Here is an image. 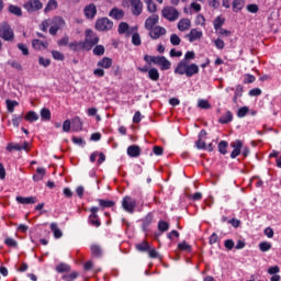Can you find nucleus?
Returning a JSON list of instances; mask_svg holds the SVG:
<instances>
[{
  "label": "nucleus",
  "instance_id": "41",
  "mask_svg": "<svg viewBox=\"0 0 281 281\" xmlns=\"http://www.w3.org/2000/svg\"><path fill=\"white\" fill-rule=\"evenodd\" d=\"M229 146V143L227 140H221L217 145L218 153L221 155H225L227 153V147Z\"/></svg>",
  "mask_w": 281,
  "mask_h": 281
},
{
  "label": "nucleus",
  "instance_id": "45",
  "mask_svg": "<svg viewBox=\"0 0 281 281\" xmlns=\"http://www.w3.org/2000/svg\"><path fill=\"white\" fill-rule=\"evenodd\" d=\"M5 104L9 113H14V106H19L18 101H12L10 99H7Z\"/></svg>",
  "mask_w": 281,
  "mask_h": 281
},
{
  "label": "nucleus",
  "instance_id": "8",
  "mask_svg": "<svg viewBox=\"0 0 281 281\" xmlns=\"http://www.w3.org/2000/svg\"><path fill=\"white\" fill-rule=\"evenodd\" d=\"M122 207L125 212H128V214H133L135 212V207H137V202L133 200L132 196H125L122 200Z\"/></svg>",
  "mask_w": 281,
  "mask_h": 281
},
{
  "label": "nucleus",
  "instance_id": "31",
  "mask_svg": "<svg viewBox=\"0 0 281 281\" xmlns=\"http://www.w3.org/2000/svg\"><path fill=\"white\" fill-rule=\"evenodd\" d=\"M135 247L142 254H146V252L150 251V244H148L146 240H143L142 243L136 244Z\"/></svg>",
  "mask_w": 281,
  "mask_h": 281
},
{
  "label": "nucleus",
  "instance_id": "36",
  "mask_svg": "<svg viewBox=\"0 0 281 281\" xmlns=\"http://www.w3.org/2000/svg\"><path fill=\"white\" fill-rule=\"evenodd\" d=\"M245 8V0H234L233 1V12H240Z\"/></svg>",
  "mask_w": 281,
  "mask_h": 281
},
{
  "label": "nucleus",
  "instance_id": "34",
  "mask_svg": "<svg viewBox=\"0 0 281 281\" xmlns=\"http://www.w3.org/2000/svg\"><path fill=\"white\" fill-rule=\"evenodd\" d=\"M159 67H160L161 71H168V69H170V67H172V63H170V60H168V58H166V56H162V59H160Z\"/></svg>",
  "mask_w": 281,
  "mask_h": 281
},
{
  "label": "nucleus",
  "instance_id": "5",
  "mask_svg": "<svg viewBox=\"0 0 281 281\" xmlns=\"http://www.w3.org/2000/svg\"><path fill=\"white\" fill-rule=\"evenodd\" d=\"M90 215L88 216V223L92 227H101L102 222L100 221V215L98 213L100 212V206H92L89 209Z\"/></svg>",
  "mask_w": 281,
  "mask_h": 281
},
{
  "label": "nucleus",
  "instance_id": "25",
  "mask_svg": "<svg viewBox=\"0 0 281 281\" xmlns=\"http://www.w3.org/2000/svg\"><path fill=\"white\" fill-rule=\"evenodd\" d=\"M15 201H18L21 205H32L36 203V196H29V198L16 196Z\"/></svg>",
  "mask_w": 281,
  "mask_h": 281
},
{
  "label": "nucleus",
  "instance_id": "16",
  "mask_svg": "<svg viewBox=\"0 0 281 281\" xmlns=\"http://www.w3.org/2000/svg\"><path fill=\"white\" fill-rule=\"evenodd\" d=\"M29 143L24 140L23 145L14 144V143H9L7 145V150L9 153H12V150L21 151V150H27Z\"/></svg>",
  "mask_w": 281,
  "mask_h": 281
},
{
  "label": "nucleus",
  "instance_id": "42",
  "mask_svg": "<svg viewBox=\"0 0 281 281\" xmlns=\"http://www.w3.org/2000/svg\"><path fill=\"white\" fill-rule=\"evenodd\" d=\"M178 249L179 251H188V254L192 252V246L188 241L178 244Z\"/></svg>",
  "mask_w": 281,
  "mask_h": 281
},
{
  "label": "nucleus",
  "instance_id": "55",
  "mask_svg": "<svg viewBox=\"0 0 281 281\" xmlns=\"http://www.w3.org/2000/svg\"><path fill=\"white\" fill-rule=\"evenodd\" d=\"M259 249H260V251H263V252L269 251L271 249V243H269V241H261L259 244Z\"/></svg>",
  "mask_w": 281,
  "mask_h": 281
},
{
  "label": "nucleus",
  "instance_id": "57",
  "mask_svg": "<svg viewBox=\"0 0 281 281\" xmlns=\"http://www.w3.org/2000/svg\"><path fill=\"white\" fill-rule=\"evenodd\" d=\"M18 48L21 49L23 56H30V48H27V45L19 43Z\"/></svg>",
  "mask_w": 281,
  "mask_h": 281
},
{
  "label": "nucleus",
  "instance_id": "3",
  "mask_svg": "<svg viewBox=\"0 0 281 281\" xmlns=\"http://www.w3.org/2000/svg\"><path fill=\"white\" fill-rule=\"evenodd\" d=\"M123 8H131L134 16H139L144 12V3L142 0H123Z\"/></svg>",
  "mask_w": 281,
  "mask_h": 281
},
{
  "label": "nucleus",
  "instance_id": "23",
  "mask_svg": "<svg viewBox=\"0 0 281 281\" xmlns=\"http://www.w3.org/2000/svg\"><path fill=\"white\" fill-rule=\"evenodd\" d=\"M109 16H111V19H115V21H120V20L124 19V10L113 8L110 11Z\"/></svg>",
  "mask_w": 281,
  "mask_h": 281
},
{
  "label": "nucleus",
  "instance_id": "18",
  "mask_svg": "<svg viewBox=\"0 0 281 281\" xmlns=\"http://www.w3.org/2000/svg\"><path fill=\"white\" fill-rule=\"evenodd\" d=\"M190 27H192V22L188 18L181 19L178 22L179 32H188V30H190Z\"/></svg>",
  "mask_w": 281,
  "mask_h": 281
},
{
  "label": "nucleus",
  "instance_id": "33",
  "mask_svg": "<svg viewBox=\"0 0 281 281\" xmlns=\"http://www.w3.org/2000/svg\"><path fill=\"white\" fill-rule=\"evenodd\" d=\"M46 171L45 168L38 167L36 169V173L33 176V181H43V178L45 177Z\"/></svg>",
  "mask_w": 281,
  "mask_h": 281
},
{
  "label": "nucleus",
  "instance_id": "51",
  "mask_svg": "<svg viewBox=\"0 0 281 281\" xmlns=\"http://www.w3.org/2000/svg\"><path fill=\"white\" fill-rule=\"evenodd\" d=\"M198 106H199V109H212V105L210 104V101H207L205 99L199 100Z\"/></svg>",
  "mask_w": 281,
  "mask_h": 281
},
{
  "label": "nucleus",
  "instance_id": "61",
  "mask_svg": "<svg viewBox=\"0 0 281 281\" xmlns=\"http://www.w3.org/2000/svg\"><path fill=\"white\" fill-rule=\"evenodd\" d=\"M38 65H41L42 67H49V65H52V59H45L44 57H40Z\"/></svg>",
  "mask_w": 281,
  "mask_h": 281
},
{
  "label": "nucleus",
  "instance_id": "1",
  "mask_svg": "<svg viewBox=\"0 0 281 281\" xmlns=\"http://www.w3.org/2000/svg\"><path fill=\"white\" fill-rule=\"evenodd\" d=\"M194 58H196V53H194V50H188L184 54V58L178 63L173 74H177L178 76H187V78L196 76V74H199V65L194 63L190 64V60H194Z\"/></svg>",
  "mask_w": 281,
  "mask_h": 281
},
{
  "label": "nucleus",
  "instance_id": "64",
  "mask_svg": "<svg viewBox=\"0 0 281 281\" xmlns=\"http://www.w3.org/2000/svg\"><path fill=\"white\" fill-rule=\"evenodd\" d=\"M195 25H205V16L203 14L196 15Z\"/></svg>",
  "mask_w": 281,
  "mask_h": 281
},
{
  "label": "nucleus",
  "instance_id": "40",
  "mask_svg": "<svg viewBox=\"0 0 281 281\" xmlns=\"http://www.w3.org/2000/svg\"><path fill=\"white\" fill-rule=\"evenodd\" d=\"M104 52H106V48H104V45H94V48L92 50V54L94 56H104Z\"/></svg>",
  "mask_w": 281,
  "mask_h": 281
},
{
  "label": "nucleus",
  "instance_id": "58",
  "mask_svg": "<svg viewBox=\"0 0 281 281\" xmlns=\"http://www.w3.org/2000/svg\"><path fill=\"white\" fill-rule=\"evenodd\" d=\"M21 120H23V114L20 116H16V114H13L12 124L15 128H19V125L21 124Z\"/></svg>",
  "mask_w": 281,
  "mask_h": 281
},
{
  "label": "nucleus",
  "instance_id": "20",
  "mask_svg": "<svg viewBox=\"0 0 281 281\" xmlns=\"http://www.w3.org/2000/svg\"><path fill=\"white\" fill-rule=\"evenodd\" d=\"M127 155L128 157L137 158L139 155H142V148L139 145H131L127 147Z\"/></svg>",
  "mask_w": 281,
  "mask_h": 281
},
{
  "label": "nucleus",
  "instance_id": "11",
  "mask_svg": "<svg viewBox=\"0 0 281 281\" xmlns=\"http://www.w3.org/2000/svg\"><path fill=\"white\" fill-rule=\"evenodd\" d=\"M205 139H207V131L201 130L198 135V140L195 142V147L198 150H205L207 148Z\"/></svg>",
  "mask_w": 281,
  "mask_h": 281
},
{
  "label": "nucleus",
  "instance_id": "49",
  "mask_svg": "<svg viewBox=\"0 0 281 281\" xmlns=\"http://www.w3.org/2000/svg\"><path fill=\"white\" fill-rule=\"evenodd\" d=\"M41 117H42V120H52V112L49 111V109H47V108L42 109Z\"/></svg>",
  "mask_w": 281,
  "mask_h": 281
},
{
  "label": "nucleus",
  "instance_id": "52",
  "mask_svg": "<svg viewBox=\"0 0 281 281\" xmlns=\"http://www.w3.org/2000/svg\"><path fill=\"white\" fill-rule=\"evenodd\" d=\"M256 82V76L247 74L244 76V85H251Z\"/></svg>",
  "mask_w": 281,
  "mask_h": 281
},
{
  "label": "nucleus",
  "instance_id": "9",
  "mask_svg": "<svg viewBox=\"0 0 281 281\" xmlns=\"http://www.w3.org/2000/svg\"><path fill=\"white\" fill-rule=\"evenodd\" d=\"M168 34V31L166 27L156 25L154 29L149 30V36L151 41H158L160 36H166Z\"/></svg>",
  "mask_w": 281,
  "mask_h": 281
},
{
  "label": "nucleus",
  "instance_id": "59",
  "mask_svg": "<svg viewBox=\"0 0 281 281\" xmlns=\"http://www.w3.org/2000/svg\"><path fill=\"white\" fill-rule=\"evenodd\" d=\"M59 47H67L69 45V35L64 36L61 40L57 42Z\"/></svg>",
  "mask_w": 281,
  "mask_h": 281
},
{
  "label": "nucleus",
  "instance_id": "22",
  "mask_svg": "<svg viewBox=\"0 0 281 281\" xmlns=\"http://www.w3.org/2000/svg\"><path fill=\"white\" fill-rule=\"evenodd\" d=\"M97 67H101L102 69H111V67H113V59H111V57H103L98 61Z\"/></svg>",
  "mask_w": 281,
  "mask_h": 281
},
{
  "label": "nucleus",
  "instance_id": "7",
  "mask_svg": "<svg viewBox=\"0 0 281 281\" xmlns=\"http://www.w3.org/2000/svg\"><path fill=\"white\" fill-rule=\"evenodd\" d=\"M94 27L98 32H109V30H113V21L109 18H100L97 20Z\"/></svg>",
  "mask_w": 281,
  "mask_h": 281
},
{
  "label": "nucleus",
  "instance_id": "37",
  "mask_svg": "<svg viewBox=\"0 0 281 281\" xmlns=\"http://www.w3.org/2000/svg\"><path fill=\"white\" fill-rule=\"evenodd\" d=\"M50 232L54 234V238H63V231L58 228V224L52 223L50 224Z\"/></svg>",
  "mask_w": 281,
  "mask_h": 281
},
{
  "label": "nucleus",
  "instance_id": "54",
  "mask_svg": "<svg viewBox=\"0 0 281 281\" xmlns=\"http://www.w3.org/2000/svg\"><path fill=\"white\" fill-rule=\"evenodd\" d=\"M4 245H7V247H13V248L19 247V243H16V240L12 237L7 238L4 240Z\"/></svg>",
  "mask_w": 281,
  "mask_h": 281
},
{
  "label": "nucleus",
  "instance_id": "35",
  "mask_svg": "<svg viewBox=\"0 0 281 281\" xmlns=\"http://www.w3.org/2000/svg\"><path fill=\"white\" fill-rule=\"evenodd\" d=\"M213 25H214L215 32H218V30L223 29V25H225V19L223 16L218 15L214 20Z\"/></svg>",
  "mask_w": 281,
  "mask_h": 281
},
{
  "label": "nucleus",
  "instance_id": "60",
  "mask_svg": "<svg viewBox=\"0 0 281 281\" xmlns=\"http://www.w3.org/2000/svg\"><path fill=\"white\" fill-rule=\"evenodd\" d=\"M249 113V108L248 106H243L238 110L237 112V117H245Z\"/></svg>",
  "mask_w": 281,
  "mask_h": 281
},
{
  "label": "nucleus",
  "instance_id": "30",
  "mask_svg": "<svg viewBox=\"0 0 281 281\" xmlns=\"http://www.w3.org/2000/svg\"><path fill=\"white\" fill-rule=\"evenodd\" d=\"M232 120H234V114L232 113V111H227L224 115H222L218 119V122L220 124H229Z\"/></svg>",
  "mask_w": 281,
  "mask_h": 281
},
{
  "label": "nucleus",
  "instance_id": "53",
  "mask_svg": "<svg viewBox=\"0 0 281 281\" xmlns=\"http://www.w3.org/2000/svg\"><path fill=\"white\" fill-rule=\"evenodd\" d=\"M170 43L171 45H175V46L181 45V37H179V35L173 33L170 36Z\"/></svg>",
  "mask_w": 281,
  "mask_h": 281
},
{
  "label": "nucleus",
  "instance_id": "27",
  "mask_svg": "<svg viewBox=\"0 0 281 281\" xmlns=\"http://www.w3.org/2000/svg\"><path fill=\"white\" fill-rule=\"evenodd\" d=\"M52 25L57 30H63V27L66 25L65 19L61 16H55L52 21Z\"/></svg>",
  "mask_w": 281,
  "mask_h": 281
},
{
  "label": "nucleus",
  "instance_id": "14",
  "mask_svg": "<svg viewBox=\"0 0 281 281\" xmlns=\"http://www.w3.org/2000/svg\"><path fill=\"white\" fill-rule=\"evenodd\" d=\"M24 8L29 12H38V10H43V2L40 0H30L24 4Z\"/></svg>",
  "mask_w": 281,
  "mask_h": 281
},
{
  "label": "nucleus",
  "instance_id": "2",
  "mask_svg": "<svg viewBox=\"0 0 281 281\" xmlns=\"http://www.w3.org/2000/svg\"><path fill=\"white\" fill-rule=\"evenodd\" d=\"M85 36L83 45L86 47V52H91V49L100 43V36H98V33L93 32L91 29L86 30Z\"/></svg>",
  "mask_w": 281,
  "mask_h": 281
},
{
  "label": "nucleus",
  "instance_id": "50",
  "mask_svg": "<svg viewBox=\"0 0 281 281\" xmlns=\"http://www.w3.org/2000/svg\"><path fill=\"white\" fill-rule=\"evenodd\" d=\"M128 23H126V22H121L120 24H119V29H117V32H119V34H126V32H128Z\"/></svg>",
  "mask_w": 281,
  "mask_h": 281
},
{
  "label": "nucleus",
  "instance_id": "21",
  "mask_svg": "<svg viewBox=\"0 0 281 281\" xmlns=\"http://www.w3.org/2000/svg\"><path fill=\"white\" fill-rule=\"evenodd\" d=\"M69 49H71V52H82V50H87V47L85 46V42L80 41V42H71L70 44H68Z\"/></svg>",
  "mask_w": 281,
  "mask_h": 281
},
{
  "label": "nucleus",
  "instance_id": "10",
  "mask_svg": "<svg viewBox=\"0 0 281 281\" xmlns=\"http://www.w3.org/2000/svg\"><path fill=\"white\" fill-rule=\"evenodd\" d=\"M83 14L88 21H93L98 15V7H95V3L87 4L83 9Z\"/></svg>",
  "mask_w": 281,
  "mask_h": 281
},
{
  "label": "nucleus",
  "instance_id": "43",
  "mask_svg": "<svg viewBox=\"0 0 281 281\" xmlns=\"http://www.w3.org/2000/svg\"><path fill=\"white\" fill-rule=\"evenodd\" d=\"M72 130L74 131H82V120L79 116H76L72 120Z\"/></svg>",
  "mask_w": 281,
  "mask_h": 281
},
{
  "label": "nucleus",
  "instance_id": "63",
  "mask_svg": "<svg viewBox=\"0 0 281 281\" xmlns=\"http://www.w3.org/2000/svg\"><path fill=\"white\" fill-rule=\"evenodd\" d=\"M72 143H75L77 146H87V142L82 139V137H72Z\"/></svg>",
  "mask_w": 281,
  "mask_h": 281
},
{
  "label": "nucleus",
  "instance_id": "44",
  "mask_svg": "<svg viewBox=\"0 0 281 281\" xmlns=\"http://www.w3.org/2000/svg\"><path fill=\"white\" fill-rule=\"evenodd\" d=\"M24 120H26V122H36V121H38V114H36V112H34V111H30L24 116Z\"/></svg>",
  "mask_w": 281,
  "mask_h": 281
},
{
  "label": "nucleus",
  "instance_id": "46",
  "mask_svg": "<svg viewBox=\"0 0 281 281\" xmlns=\"http://www.w3.org/2000/svg\"><path fill=\"white\" fill-rule=\"evenodd\" d=\"M56 8H58V2L56 0H49L44 12H50V10H56Z\"/></svg>",
  "mask_w": 281,
  "mask_h": 281
},
{
  "label": "nucleus",
  "instance_id": "29",
  "mask_svg": "<svg viewBox=\"0 0 281 281\" xmlns=\"http://www.w3.org/2000/svg\"><path fill=\"white\" fill-rule=\"evenodd\" d=\"M55 271H57V273H69V271H71V266L60 262L56 266Z\"/></svg>",
  "mask_w": 281,
  "mask_h": 281
},
{
  "label": "nucleus",
  "instance_id": "24",
  "mask_svg": "<svg viewBox=\"0 0 281 281\" xmlns=\"http://www.w3.org/2000/svg\"><path fill=\"white\" fill-rule=\"evenodd\" d=\"M32 47L33 49H37L38 52H41V49H47V47H49V43L43 42L41 40H33Z\"/></svg>",
  "mask_w": 281,
  "mask_h": 281
},
{
  "label": "nucleus",
  "instance_id": "38",
  "mask_svg": "<svg viewBox=\"0 0 281 281\" xmlns=\"http://www.w3.org/2000/svg\"><path fill=\"white\" fill-rule=\"evenodd\" d=\"M9 12L14 14V16H23V10H21V7L14 4L9 5Z\"/></svg>",
  "mask_w": 281,
  "mask_h": 281
},
{
  "label": "nucleus",
  "instance_id": "12",
  "mask_svg": "<svg viewBox=\"0 0 281 281\" xmlns=\"http://www.w3.org/2000/svg\"><path fill=\"white\" fill-rule=\"evenodd\" d=\"M154 220H155V215H153V213H148L140 220L142 231L144 232V234L146 235L148 234V232L150 231V225H153Z\"/></svg>",
  "mask_w": 281,
  "mask_h": 281
},
{
  "label": "nucleus",
  "instance_id": "62",
  "mask_svg": "<svg viewBox=\"0 0 281 281\" xmlns=\"http://www.w3.org/2000/svg\"><path fill=\"white\" fill-rule=\"evenodd\" d=\"M214 45H215L216 49H225V42L221 38H216L214 41Z\"/></svg>",
  "mask_w": 281,
  "mask_h": 281
},
{
  "label": "nucleus",
  "instance_id": "6",
  "mask_svg": "<svg viewBox=\"0 0 281 281\" xmlns=\"http://www.w3.org/2000/svg\"><path fill=\"white\" fill-rule=\"evenodd\" d=\"M161 14L164 16V19H166L167 21H170L171 23H173V21H177V19H179V10H177V8L175 7H165L161 11Z\"/></svg>",
  "mask_w": 281,
  "mask_h": 281
},
{
  "label": "nucleus",
  "instance_id": "26",
  "mask_svg": "<svg viewBox=\"0 0 281 281\" xmlns=\"http://www.w3.org/2000/svg\"><path fill=\"white\" fill-rule=\"evenodd\" d=\"M97 201L101 210H106V207L115 206V201H112V200L98 199Z\"/></svg>",
  "mask_w": 281,
  "mask_h": 281
},
{
  "label": "nucleus",
  "instance_id": "15",
  "mask_svg": "<svg viewBox=\"0 0 281 281\" xmlns=\"http://www.w3.org/2000/svg\"><path fill=\"white\" fill-rule=\"evenodd\" d=\"M159 23V15L158 14H151L145 20V30H153L155 25Z\"/></svg>",
  "mask_w": 281,
  "mask_h": 281
},
{
  "label": "nucleus",
  "instance_id": "39",
  "mask_svg": "<svg viewBox=\"0 0 281 281\" xmlns=\"http://www.w3.org/2000/svg\"><path fill=\"white\" fill-rule=\"evenodd\" d=\"M168 229H170V223L164 221V220H160L158 222V232H160L161 234L168 232Z\"/></svg>",
  "mask_w": 281,
  "mask_h": 281
},
{
  "label": "nucleus",
  "instance_id": "32",
  "mask_svg": "<svg viewBox=\"0 0 281 281\" xmlns=\"http://www.w3.org/2000/svg\"><path fill=\"white\" fill-rule=\"evenodd\" d=\"M243 91H244L243 86L237 85L235 88L234 97H233L234 104H238V98H243Z\"/></svg>",
  "mask_w": 281,
  "mask_h": 281
},
{
  "label": "nucleus",
  "instance_id": "47",
  "mask_svg": "<svg viewBox=\"0 0 281 281\" xmlns=\"http://www.w3.org/2000/svg\"><path fill=\"white\" fill-rule=\"evenodd\" d=\"M132 45H135V47L142 45V36H139V33H134L132 35Z\"/></svg>",
  "mask_w": 281,
  "mask_h": 281
},
{
  "label": "nucleus",
  "instance_id": "28",
  "mask_svg": "<svg viewBox=\"0 0 281 281\" xmlns=\"http://www.w3.org/2000/svg\"><path fill=\"white\" fill-rule=\"evenodd\" d=\"M148 78L149 80H151V82L159 81V78H160L159 70L157 68H149Z\"/></svg>",
  "mask_w": 281,
  "mask_h": 281
},
{
  "label": "nucleus",
  "instance_id": "17",
  "mask_svg": "<svg viewBox=\"0 0 281 281\" xmlns=\"http://www.w3.org/2000/svg\"><path fill=\"white\" fill-rule=\"evenodd\" d=\"M187 38L190 43H194V41H199L203 38V32L196 29H192L189 34H187Z\"/></svg>",
  "mask_w": 281,
  "mask_h": 281
},
{
  "label": "nucleus",
  "instance_id": "13",
  "mask_svg": "<svg viewBox=\"0 0 281 281\" xmlns=\"http://www.w3.org/2000/svg\"><path fill=\"white\" fill-rule=\"evenodd\" d=\"M244 143L240 139H236L231 143V148H233V151L231 153V159H236L243 150Z\"/></svg>",
  "mask_w": 281,
  "mask_h": 281
},
{
  "label": "nucleus",
  "instance_id": "56",
  "mask_svg": "<svg viewBox=\"0 0 281 281\" xmlns=\"http://www.w3.org/2000/svg\"><path fill=\"white\" fill-rule=\"evenodd\" d=\"M52 56L54 60H65V55L59 50H52Z\"/></svg>",
  "mask_w": 281,
  "mask_h": 281
},
{
  "label": "nucleus",
  "instance_id": "19",
  "mask_svg": "<svg viewBox=\"0 0 281 281\" xmlns=\"http://www.w3.org/2000/svg\"><path fill=\"white\" fill-rule=\"evenodd\" d=\"M90 251H91V256L92 258H102L104 251L102 250V246L98 245V244H92L90 246Z\"/></svg>",
  "mask_w": 281,
  "mask_h": 281
},
{
  "label": "nucleus",
  "instance_id": "48",
  "mask_svg": "<svg viewBox=\"0 0 281 281\" xmlns=\"http://www.w3.org/2000/svg\"><path fill=\"white\" fill-rule=\"evenodd\" d=\"M146 3H147L148 12H150L151 14H155V12H157V4L153 2V0H146Z\"/></svg>",
  "mask_w": 281,
  "mask_h": 281
},
{
  "label": "nucleus",
  "instance_id": "4",
  "mask_svg": "<svg viewBox=\"0 0 281 281\" xmlns=\"http://www.w3.org/2000/svg\"><path fill=\"white\" fill-rule=\"evenodd\" d=\"M0 38H2V41H7L8 43H12L14 41V30H12L10 23L2 22L0 24Z\"/></svg>",
  "mask_w": 281,
  "mask_h": 281
}]
</instances>
